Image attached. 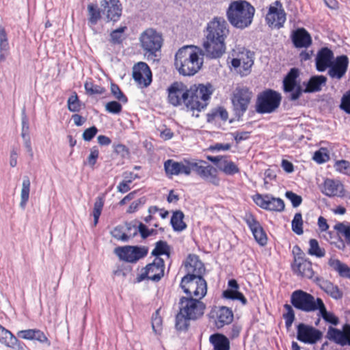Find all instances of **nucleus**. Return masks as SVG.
<instances>
[{
    "instance_id": "obj_1",
    "label": "nucleus",
    "mask_w": 350,
    "mask_h": 350,
    "mask_svg": "<svg viewBox=\"0 0 350 350\" xmlns=\"http://www.w3.org/2000/svg\"><path fill=\"white\" fill-rule=\"evenodd\" d=\"M229 30L226 21L215 17L207 23L202 43L203 49L193 45L184 46L175 54L174 66L183 76H193L202 68L203 58L221 57L226 51L225 40Z\"/></svg>"
},
{
    "instance_id": "obj_2",
    "label": "nucleus",
    "mask_w": 350,
    "mask_h": 350,
    "mask_svg": "<svg viewBox=\"0 0 350 350\" xmlns=\"http://www.w3.org/2000/svg\"><path fill=\"white\" fill-rule=\"evenodd\" d=\"M214 92L213 86L206 84H194L188 88V96L186 99V109L196 117L199 116V112L204 110L208 105L211 95Z\"/></svg>"
},
{
    "instance_id": "obj_3",
    "label": "nucleus",
    "mask_w": 350,
    "mask_h": 350,
    "mask_svg": "<svg viewBox=\"0 0 350 350\" xmlns=\"http://www.w3.org/2000/svg\"><path fill=\"white\" fill-rule=\"evenodd\" d=\"M254 12V8L247 1H234L229 5L227 17L232 25L244 29L252 23Z\"/></svg>"
},
{
    "instance_id": "obj_4",
    "label": "nucleus",
    "mask_w": 350,
    "mask_h": 350,
    "mask_svg": "<svg viewBox=\"0 0 350 350\" xmlns=\"http://www.w3.org/2000/svg\"><path fill=\"white\" fill-rule=\"evenodd\" d=\"M180 287L189 297L202 299L207 292L206 282L202 275L187 274L182 278Z\"/></svg>"
},
{
    "instance_id": "obj_5",
    "label": "nucleus",
    "mask_w": 350,
    "mask_h": 350,
    "mask_svg": "<svg viewBox=\"0 0 350 350\" xmlns=\"http://www.w3.org/2000/svg\"><path fill=\"white\" fill-rule=\"evenodd\" d=\"M281 94L273 90L267 89L260 92L256 98L255 109L258 113H271L280 106Z\"/></svg>"
},
{
    "instance_id": "obj_6",
    "label": "nucleus",
    "mask_w": 350,
    "mask_h": 350,
    "mask_svg": "<svg viewBox=\"0 0 350 350\" xmlns=\"http://www.w3.org/2000/svg\"><path fill=\"white\" fill-rule=\"evenodd\" d=\"M232 66L241 76L247 75L254 64L253 53L244 47L236 46L232 51Z\"/></svg>"
},
{
    "instance_id": "obj_7",
    "label": "nucleus",
    "mask_w": 350,
    "mask_h": 350,
    "mask_svg": "<svg viewBox=\"0 0 350 350\" xmlns=\"http://www.w3.org/2000/svg\"><path fill=\"white\" fill-rule=\"evenodd\" d=\"M322 301L321 298H315L313 295L302 290L293 291L291 296V303L297 309L305 312H314L318 310Z\"/></svg>"
},
{
    "instance_id": "obj_8",
    "label": "nucleus",
    "mask_w": 350,
    "mask_h": 350,
    "mask_svg": "<svg viewBox=\"0 0 350 350\" xmlns=\"http://www.w3.org/2000/svg\"><path fill=\"white\" fill-rule=\"evenodd\" d=\"M139 42L145 55H153L161 48L163 38L160 33L152 28H148L141 33Z\"/></svg>"
},
{
    "instance_id": "obj_9",
    "label": "nucleus",
    "mask_w": 350,
    "mask_h": 350,
    "mask_svg": "<svg viewBox=\"0 0 350 350\" xmlns=\"http://www.w3.org/2000/svg\"><path fill=\"white\" fill-rule=\"evenodd\" d=\"M293 253L295 254L294 262L292 265L293 272L302 278L312 279L314 271L312 269L311 262L304 258L305 254L301 252L299 247H294Z\"/></svg>"
},
{
    "instance_id": "obj_10",
    "label": "nucleus",
    "mask_w": 350,
    "mask_h": 350,
    "mask_svg": "<svg viewBox=\"0 0 350 350\" xmlns=\"http://www.w3.org/2000/svg\"><path fill=\"white\" fill-rule=\"evenodd\" d=\"M200 299L193 297H181L179 301L180 310L192 320L197 319L204 314L205 309V305Z\"/></svg>"
},
{
    "instance_id": "obj_11",
    "label": "nucleus",
    "mask_w": 350,
    "mask_h": 350,
    "mask_svg": "<svg viewBox=\"0 0 350 350\" xmlns=\"http://www.w3.org/2000/svg\"><path fill=\"white\" fill-rule=\"evenodd\" d=\"M164 275V260L160 257H156L152 263L146 266L144 272L138 278V281L145 278L158 282Z\"/></svg>"
},
{
    "instance_id": "obj_12",
    "label": "nucleus",
    "mask_w": 350,
    "mask_h": 350,
    "mask_svg": "<svg viewBox=\"0 0 350 350\" xmlns=\"http://www.w3.org/2000/svg\"><path fill=\"white\" fill-rule=\"evenodd\" d=\"M168 101L174 106L184 104L186 107V99L188 96V88L181 82L173 83L167 89Z\"/></svg>"
},
{
    "instance_id": "obj_13",
    "label": "nucleus",
    "mask_w": 350,
    "mask_h": 350,
    "mask_svg": "<svg viewBox=\"0 0 350 350\" xmlns=\"http://www.w3.org/2000/svg\"><path fill=\"white\" fill-rule=\"evenodd\" d=\"M253 200L260 208L271 211L281 212L284 210V201L279 198H275L271 195L256 194L253 196Z\"/></svg>"
},
{
    "instance_id": "obj_14",
    "label": "nucleus",
    "mask_w": 350,
    "mask_h": 350,
    "mask_svg": "<svg viewBox=\"0 0 350 350\" xmlns=\"http://www.w3.org/2000/svg\"><path fill=\"white\" fill-rule=\"evenodd\" d=\"M148 252L145 247L137 246L118 247L115 249V254L120 258L129 262H135L146 256Z\"/></svg>"
},
{
    "instance_id": "obj_15",
    "label": "nucleus",
    "mask_w": 350,
    "mask_h": 350,
    "mask_svg": "<svg viewBox=\"0 0 350 350\" xmlns=\"http://www.w3.org/2000/svg\"><path fill=\"white\" fill-rule=\"evenodd\" d=\"M266 21L269 26L280 28L286 21V14L280 1H276L269 8Z\"/></svg>"
},
{
    "instance_id": "obj_16",
    "label": "nucleus",
    "mask_w": 350,
    "mask_h": 350,
    "mask_svg": "<svg viewBox=\"0 0 350 350\" xmlns=\"http://www.w3.org/2000/svg\"><path fill=\"white\" fill-rule=\"evenodd\" d=\"M297 77V70L296 68H292L283 81L284 91L285 92H291L290 95V99L291 100H297L303 92L301 85L296 83Z\"/></svg>"
},
{
    "instance_id": "obj_17",
    "label": "nucleus",
    "mask_w": 350,
    "mask_h": 350,
    "mask_svg": "<svg viewBox=\"0 0 350 350\" xmlns=\"http://www.w3.org/2000/svg\"><path fill=\"white\" fill-rule=\"evenodd\" d=\"M322 336L321 331L312 326L304 323H299L297 326V338L304 343L315 344L322 338Z\"/></svg>"
},
{
    "instance_id": "obj_18",
    "label": "nucleus",
    "mask_w": 350,
    "mask_h": 350,
    "mask_svg": "<svg viewBox=\"0 0 350 350\" xmlns=\"http://www.w3.org/2000/svg\"><path fill=\"white\" fill-rule=\"evenodd\" d=\"M101 8L107 22H116L122 15V6L119 0H103Z\"/></svg>"
},
{
    "instance_id": "obj_19",
    "label": "nucleus",
    "mask_w": 350,
    "mask_h": 350,
    "mask_svg": "<svg viewBox=\"0 0 350 350\" xmlns=\"http://www.w3.org/2000/svg\"><path fill=\"white\" fill-rule=\"evenodd\" d=\"M195 167L193 170L195 171L200 177L209 181L215 185H218L219 179L216 175V170L202 160L194 159Z\"/></svg>"
},
{
    "instance_id": "obj_20",
    "label": "nucleus",
    "mask_w": 350,
    "mask_h": 350,
    "mask_svg": "<svg viewBox=\"0 0 350 350\" xmlns=\"http://www.w3.org/2000/svg\"><path fill=\"white\" fill-rule=\"evenodd\" d=\"M251 98L252 92L248 88H237L232 99L235 110L243 113L247 109Z\"/></svg>"
},
{
    "instance_id": "obj_21",
    "label": "nucleus",
    "mask_w": 350,
    "mask_h": 350,
    "mask_svg": "<svg viewBox=\"0 0 350 350\" xmlns=\"http://www.w3.org/2000/svg\"><path fill=\"white\" fill-rule=\"evenodd\" d=\"M349 62V58L347 55L337 56L329 68V76L336 79L342 78L347 71Z\"/></svg>"
},
{
    "instance_id": "obj_22",
    "label": "nucleus",
    "mask_w": 350,
    "mask_h": 350,
    "mask_svg": "<svg viewBox=\"0 0 350 350\" xmlns=\"http://www.w3.org/2000/svg\"><path fill=\"white\" fill-rule=\"evenodd\" d=\"M133 77L139 85L147 87L151 83L152 73L146 63L139 62L133 68Z\"/></svg>"
},
{
    "instance_id": "obj_23",
    "label": "nucleus",
    "mask_w": 350,
    "mask_h": 350,
    "mask_svg": "<svg viewBox=\"0 0 350 350\" xmlns=\"http://www.w3.org/2000/svg\"><path fill=\"white\" fill-rule=\"evenodd\" d=\"M243 219L251 230L255 240L260 245H265L267 243V238L259 222L250 213H247Z\"/></svg>"
},
{
    "instance_id": "obj_24",
    "label": "nucleus",
    "mask_w": 350,
    "mask_h": 350,
    "mask_svg": "<svg viewBox=\"0 0 350 350\" xmlns=\"http://www.w3.org/2000/svg\"><path fill=\"white\" fill-rule=\"evenodd\" d=\"M327 337L330 340H333L341 346H345L347 344L350 345V325L345 324L343 326L342 331L329 327L327 333Z\"/></svg>"
},
{
    "instance_id": "obj_25",
    "label": "nucleus",
    "mask_w": 350,
    "mask_h": 350,
    "mask_svg": "<svg viewBox=\"0 0 350 350\" xmlns=\"http://www.w3.org/2000/svg\"><path fill=\"white\" fill-rule=\"evenodd\" d=\"M321 192L328 197H342L345 195L343 185L338 180L326 178L321 187Z\"/></svg>"
},
{
    "instance_id": "obj_26",
    "label": "nucleus",
    "mask_w": 350,
    "mask_h": 350,
    "mask_svg": "<svg viewBox=\"0 0 350 350\" xmlns=\"http://www.w3.org/2000/svg\"><path fill=\"white\" fill-rule=\"evenodd\" d=\"M211 314L213 318H215V323L218 328L230 324L233 320L232 310L225 306L215 307L212 310Z\"/></svg>"
},
{
    "instance_id": "obj_27",
    "label": "nucleus",
    "mask_w": 350,
    "mask_h": 350,
    "mask_svg": "<svg viewBox=\"0 0 350 350\" xmlns=\"http://www.w3.org/2000/svg\"><path fill=\"white\" fill-rule=\"evenodd\" d=\"M334 53L329 49L325 47L321 49L316 57V67L319 72H324L329 68L333 62Z\"/></svg>"
},
{
    "instance_id": "obj_28",
    "label": "nucleus",
    "mask_w": 350,
    "mask_h": 350,
    "mask_svg": "<svg viewBox=\"0 0 350 350\" xmlns=\"http://www.w3.org/2000/svg\"><path fill=\"white\" fill-rule=\"evenodd\" d=\"M291 37L296 48H308L312 44L311 36L304 28H299L294 31Z\"/></svg>"
},
{
    "instance_id": "obj_29",
    "label": "nucleus",
    "mask_w": 350,
    "mask_h": 350,
    "mask_svg": "<svg viewBox=\"0 0 350 350\" xmlns=\"http://www.w3.org/2000/svg\"><path fill=\"white\" fill-rule=\"evenodd\" d=\"M18 336L26 340H36L40 343L46 344L48 347L51 346V342L45 336L43 332L37 329H29L21 330L18 332Z\"/></svg>"
},
{
    "instance_id": "obj_30",
    "label": "nucleus",
    "mask_w": 350,
    "mask_h": 350,
    "mask_svg": "<svg viewBox=\"0 0 350 350\" xmlns=\"http://www.w3.org/2000/svg\"><path fill=\"white\" fill-rule=\"evenodd\" d=\"M185 268L187 274L201 275L204 271L203 263L198 259L196 255L189 254L185 262Z\"/></svg>"
},
{
    "instance_id": "obj_31",
    "label": "nucleus",
    "mask_w": 350,
    "mask_h": 350,
    "mask_svg": "<svg viewBox=\"0 0 350 350\" xmlns=\"http://www.w3.org/2000/svg\"><path fill=\"white\" fill-rule=\"evenodd\" d=\"M228 286L230 289L224 291L223 296L226 299L232 300H239L243 305L247 303V299L244 295L238 291L239 284L237 280L232 279L228 281Z\"/></svg>"
},
{
    "instance_id": "obj_32",
    "label": "nucleus",
    "mask_w": 350,
    "mask_h": 350,
    "mask_svg": "<svg viewBox=\"0 0 350 350\" xmlns=\"http://www.w3.org/2000/svg\"><path fill=\"white\" fill-rule=\"evenodd\" d=\"M209 340L213 345L214 350H230V341L223 334H213L210 336Z\"/></svg>"
},
{
    "instance_id": "obj_33",
    "label": "nucleus",
    "mask_w": 350,
    "mask_h": 350,
    "mask_svg": "<svg viewBox=\"0 0 350 350\" xmlns=\"http://www.w3.org/2000/svg\"><path fill=\"white\" fill-rule=\"evenodd\" d=\"M329 266L336 271L340 277L350 278V267L338 259L331 258L328 260Z\"/></svg>"
},
{
    "instance_id": "obj_34",
    "label": "nucleus",
    "mask_w": 350,
    "mask_h": 350,
    "mask_svg": "<svg viewBox=\"0 0 350 350\" xmlns=\"http://www.w3.org/2000/svg\"><path fill=\"white\" fill-rule=\"evenodd\" d=\"M327 78L323 75L312 77L306 83V88L304 92H315L321 90V86L325 85Z\"/></svg>"
},
{
    "instance_id": "obj_35",
    "label": "nucleus",
    "mask_w": 350,
    "mask_h": 350,
    "mask_svg": "<svg viewBox=\"0 0 350 350\" xmlns=\"http://www.w3.org/2000/svg\"><path fill=\"white\" fill-rule=\"evenodd\" d=\"M17 338L7 329L0 325V342L9 347H14Z\"/></svg>"
},
{
    "instance_id": "obj_36",
    "label": "nucleus",
    "mask_w": 350,
    "mask_h": 350,
    "mask_svg": "<svg viewBox=\"0 0 350 350\" xmlns=\"http://www.w3.org/2000/svg\"><path fill=\"white\" fill-rule=\"evenodd\" d=\"M30 180L28 176L23 177L22 183V188L21 191L20 206L22 209H25L29 198L30 193Z\"/></svg>"
},
{
    "instance_id": "obj_37",
    "label": "nucleus",
    "mask_w": 350,
    "mask_h": 350,
    "mask_svg": "<svg viewBox=\"0 0 350 350\" xmlns=\"http://www.w3.org/2000/svg\"><path fill=\"white\" fill-rule=\"evenodd\" d=\"M334 229L339 236L343 237L347 244H350V222H338L334 225Z\"/></svg>"
},
{
    "instance_id": "obj_38",
    "label": "nucleus",
    "mask_w": 350,
    "mask_h": 350,
    "mask_svg": "<svg viewBox=\"0 0 350 350\" xmlns=\"http://www.w3.org/2000/svg\"><path fill=\"white\" fill-rule=\"evenodd\" d=\"M219 170L226 175L232 176L239 172V168L232 161L228 160L224 157L221 163H220Z\"/></svg>"
},
{
    "instance_id": "obj_39",
    "label": "nucleus",
    "mask_w": 350,
    "mask_h": 350,
    "mask_svg": "<svg viewBox=\"0 0 350 350\" xmlns=\"http://www.w3.org/2000/svg\"><path fill=\"white\" fill-rule=\"evenodd\" d=\"M184 214L180 211H177L174 213L172 216L170 223L173 229L175 231H183L187 227L186 224L183 221Z\"/></svg>"
},
{
    "instance_id": "obj_40",
    "label": "nucleus",
    "mask_w": 350,
    "mask_h": 350,
    "mask_svg": "<svg viewBox=\"0 0 350 350\" xmlns=\"http://www.w3.org/2000/svg\"><path fill=\"white\" fill-rule=\"evenodd\" d=\"M320 305L318 310L319 315L326 321L334 325H337L339 323L338 318L336 317L333 313L327 311L323 301H319Z\"/></svg>"
},
{
    "instance_id": "obj_41",
    "label": "nucleus",
    "mask_w": 350,
    "mask_h": 350,
    "mask_svg": "<svg viewBox=\"0 0 350 350\" xmlns=\"http://www.w3.org/2000/svg\"><path fill=\"white\" fill-rule=\"evenodd\" d=\"M321 288L332 297L336 299H340L342 296V294L338 286L334 285L329 281H323L321 284Z\"/></svg>"
},
{
    "instance_id": "obj_42",
    "label": "nucleus",
    "mask_w": 350,
    "mask_h": 350,
    "mask_svg": "<svg viewBox=\"0 0 350 350\" xmlns=\"http://www.w3.org/2000/svg\"><path fill=\"white\" fill-rule=\"evenodd\" d=\"M87 9L89 16L88 23L91 25H96L101 17L100 10H99L96 5H94L93 3L88 4Z\"/></svg>"
},
{
    "instance_id": "obj_43",
    "label": "nucleus",
    "mask_w": 350,
    "mask_h": 350,
    "mask_svg": "<svg viewBox=\"0 0 350 350\" xmlns=\"http://www.w3.org/2000/svg\"><path fill=\"white\" fill-rule=\"evenodd\" d=\"M179 162L168 159L164 163L165 173L169 176L180 175Z\"/></svg>"
},
{
    "instance_id": "obj_44",
    "label": "nucleus",
    "mask_w": 350,
    "mask_h": 350,
    "mask_svg": "<svg viewBox=\"0 0 350 350\" xmlns=\"http://www.w3.org/2000/svg\"><path fill=\"white\" fill-rule=\"evenodd\" d=\"M310 248L308 250V254L311 256H315L318 258H322L325 255V251L324 249L321 248L319 245V243L316 239H312L310 240Z\"/></svg>"
},
{
    "instance_id": "obj_45",
    "label": "nucleus",
    "mask_w": 350,
    "mask_h": 350,
    "mask_svg": "<svg viewBox=\"0 0 350 350\" xmlns=\"http://www.w3.org/2000/svg\"><path fill=\"white\" fill-rule=\"evenodd\" d=\"M191 319L186 317L180 310L176 317V327L178 330H186L189 325Z\"/></svg>"
},
{
    "instance_id": "obj_46",
    "label": "nucleus",
    "mask_w": 350,
    "mask_h": 350,
    "mask_svg": "<svg viewBox=\"0 0 350 350\" xmlns=\"http://www.w3.org/2000/svg\"><path fill=\"white\" fill-rule=\"evenodd\" d=\"M104 205V200L103 197H97L94 204L93 217H94V226H96L98 224L99 217L101 214Z\"/></svg>"
},
{
    "instance_id": "obj_47",
    "label": "nucleus",
    "mask_w": 350,
    "mask_h": 350,
    "mask_svg": "<svg viewBox=\"0 0 350 350\" xmlns=\"http://www.w3.org/2000/svg\"><path fill=\"white\" fill-rule=\"evenodd\" d=\"M180 174L189 176L195 167L194 159H183L179 162Z\"/></svg>"
},
{
    "instance_id": "obj_48",
    "label": "nucleus",
    "mask_w": 350,
    "mask_h": 350,
    "mask_svg": "<svg viewBox=\"0 0 350 350\" xmlns=\"http://www.w3.org/2000/svg\"><path fill=\"white\" fill-rule=\"evenodd\" d=\"M152 254L156 257L162 254L170 256V247L165 241H159L157 242L155 248L152 250Z\"/></svg>"
},
{
    "instance_id": "obj_49",
    "label": "nucleus",
    "mask_w": 350,
    "mask_h": 350,
    "mask_svg": "<svg viewBox=\"0 0 350 350\" xmlns=\"http://www.w3.org/2000/svg\"><path fill=\"white\" fill-rule=\"evenodd\" d=\"M9 49L7 34L4 27L0 26V59H4L3 51H7Z\"/></svg>"
},
{
    "instance_id": "obj_50",
    "label": "nucleus",
    "mask_w": 350,
    "mask_h": 350,
    "mask_svg": "<svg viewBox=\"0 0 350 350\" xmlns=\"http://www.w3.org/2000/svg\"><path fill=\"white\" fill-rule=\"evenodd\" d=\"M292 230L298 235L303 234V219L300 213H297L292 221Z\"/></svg>"
},
{
    "instance_id": "obj_51",
    "label": "nucleus",
    "mask_w": 350,
    "mask_h": 350,
    "mask_svg": "<svg viewBox=\"0 0 350 350\" xmlns=\"http://www.w3.org/2000/svg\"><path fill=\"white\" fill-rule=\"evenodd\" d=\"M286 312L283 314V318L285 321V325L289 329L295 320V312L291 306L288 304L284 305Z\"/></svg>"
},
{
    "instance_id": "obj_52",
    "label": "nucleus",
    "mask_w": 350,
    "mask_h": 350,
    "mask_svg": "<svg viewBox=\"0 0 350 350\" xmlns=\"http://www.w3.org/2000/svg\"><path fill=\"white\" fill-rule=\"evenodd\" d=\"M68 108L72 112H79L81 110V105L76 93L71 95L68 99Z\"/></svg>"
},
{
    "instance_id": "obj_53",
    "label": "nucleus",
    "mask_w": 350,
    "mask_h": 350,
    "mask_svg": "<svg viewBox=\"0 0 350 350\" xmlns=\"http://www.w3.org/2000/svg\"><path fill=\"white\" fill-rule=\"evenodd\" d=\"M126 29V27H120L113 30L110 34V40L113 44H120L122 42L124 37V32Z\"/></svg>"
},
{
    "instance_id": "obj_54",
    "label": "nucleus",
    "mask_w": 350,
    "mask_h": 350,
    "mask_svg": "<svg viewBox=\"0 0 350 350\" xmlns=\"http://www.w3.org/2000/svg\"><path fill=\"white\" fill-rule=\"evenodd\" d=\"M84 86L89 95L103 94L105 92V89L103 87L95 85L91 81H86Z\"/></svg>"
},
{
    "instance_id": "obj_55",
    "label": "nucleus",
    "mask_w": 350,
    "mask_h": 350,
    "mask_svg": "<svg viewBox=\"0 0 350 350\" xmlns=\"http://www.w3.org/2000/svg\"><path fill=\"white\" fill-rule=\"evenodd\" d=\"M111 92L112 95L119 100V102L126 103H127V98L123 94V92L120 89L119 86L115 83L111 84Z\"/></svg>"
},
{
    "instance_id": "obj_56",
    "label": "nucleus",
    "mask_w": 350,
    "mask_h": 350,
    "mask_svg": "<svg viewBox=\"0 0 350 350\" xmlns=\"http://www.w3.org/2000/svg\"><path fill=\"white\" fill-rule=\"evenodd\" d=\"M329 159V156L325 148H321L318 151H316L313 156V159L318 163H325Z\"/></svg>"
},
{
    "instance_id": "obj_57",
    "label": "nucleus",
    "mask_w": 350,
    "mask_h": 350,
    "mask_svg": "<svg viewBox=\"0 0 350 350\" xmlns=\"http://www.w3.org/2000/svg\"><path fill=\"white\" fill-rule=\"evenodd\" d=\"M285 197L291 201L293 207L299 206L302 202L301 196L291 191H286L285 193Z\"/></svg>"
},
{
    "instance_id": "obj_58",
    "label": "nucleus",
    "mask_w": 350,
    "mask_h": 350,
    "mask_svg": "<svg viewBox=\"0 0 350 350\" xmlns=\"http://www.w3.org/2000/svg\"><path fill=\"white\" fill-rule=\"evenodd\" d=\"M122 108L121 104L117 101H110L105 105V110L113 114L120 113Z\"/></svg>"
},
{
    "instance_id": "obj_59",
    "label": "nucleus",
    "mask_w": 350,
    "mask_h": 350,
    "mask_svg": "<svg viewBox=\"0 0 350 350\" xmlns=\"http://www.w3.org/2000/svg\"><path fill=\"white\" fill-rule=\"evenodd\" d=\"M340 108L350 114V90L342 96Z\"/></svg>"
},
{
    "instance_id": "obj_60",
    "label": "nucleus",
    "mask_w": 350,
    "mask_h": 350,
    "mask_svg": "<svg viewBox=\"0 0 350 350\" xmlns=\"http://www.w3.org/2000/svg\"><path fill=\"white\" fill-rule=\"evenodd\" d=\"M335 167L340 172L347 174H350V163L347 161H338L335 164Z\"/></svg>"
},
{
    "instance_id": "obj_61",
    "label": "nucleus",
    "mask_w": 350,
    "mask_h": 350,
    "mask_svg": "<svg viewBox=\"0 0 350 350\" xmlns=\"http://www.w3.org/2000/svg\"><path fill=\"white\" fill-rule=\"evenodd\" d=\"M113 237L118 240L122 241H127L129 237L127 236L123 231L121 227H116L111 232Z\"/></svg>"
},
{
    "instance_id": "obj_62",
    "label": "nucleus",
    "mask_w": 350,
    "mask_h": 350,
    "mask_svg": "<svg viewBox=\"0 0 350 350\" xmlns=\"http://www.w3.org/2000/svg\"><path fill=\"white\" fill-rule=\"evenodd\" d=\"M97 133V128L95 126H92L83 131L82 137L84 141L90 142L95 137Z\"/></svg>"
},
{
    "instance_id": "obj_63",
    "label": "nucleus",
    "mask_w": 350,
    "mask_h": 350,
    "mask_svg": "<svg viewBox=\"0 0 350 350\" xmlns=\"http://www.w3.org/2000/svg\"><path fill=\"white\" fill-rule=\"evenodd\" d=\"M99 155V150L97 146H93L90 149V155L88 157V165L93 167L96 163Z\"/></svg>"
},
{
    "instance_id": "obj_64",
    "label": "nucleus",
    "mask_w": 350,
    "mask_h": 350,
    "mask_svg": "<svg viewBox=\"0 0 350 350\" xmlns=\"http://www.w3.org/2000/svg\"><path fill=\"white\" fill-rule=\"evenodd\" d=\"M146 199L144 198H141L131 203L129 206L127 213H133L138 210V208L145 204Z\"/></svg>"
}]
</instances>
